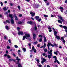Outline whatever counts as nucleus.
Returning a JSON list of instances; mask_svg holds the SVG:
<instances>
[{
	"label": "nucleus",
	"instance_id": "5701e85b",
	"mask_svg": "<svg viewBox=\"0 0 67 67\" xmlns=\"http://www.w3.org/2000/svg\"><path fill=\"white\" fill-rule=\"evenodd\" d=\"M9 62H12V61H13L14 62H15V60L13 59H10L9 60Z\"/></svg>",
	"mask_w": 67,
	"mask_h": 67
},
{
	"label": "nucleus",
	"instance_id": "f3484780",
	"mask_svg": "<svg viewBox=\"0 0 67 67\" xmlns=\"http://www.w3.org/2000/svg\"><path fill=\"white\" fill-rule=\"evenodd\" d=\"M13 15H12V14H9V16L11 18V19H13V16H12Z\"/></svg>",
	"mask_w": 67,
	"mask_h": 67
},
{
	"label": "nucleus",
	"instance_id": "4be33fe9",
	"mask_svg": "<svg viewBox=\"0 0 67 67\" xmlns=\"http://www.w3.org/2000/svg\"><path fill=\"white\" fill-rule=\"evenodd\" d=\"M14 15H15V20H18V17H17V16H16V15L15 14H14Z\"/></svg>",
	"mask_w": 67,
	"mask_h": 67
},
{
	"label": "nucleus",
	"instance_id": "20e7f679",
	"mask_svg": "<svg viewBox=\"0 0 67 67\" xmlns=\"http://www.w3.org/2000/svg\"><path fill=\"white\" fill-rule=\"evenodd\" d=\"M18 34L19 35H23V33L22 31H19L18 32Z\"/></svg>",
	"mask_w": 67,
	"mask_h": 67
},
{
	"label": "nucleus",
	"instance_id": "bb28decb",
	"mask_svg": "<svg viewBox=\"0 0 67 67\" xmlns=\"http://www.w3.org/2000/svg\"><path fill=\"white\" fill-rule=\"evenodd\" d=\"M35 27H34V30H35V31L36 30H37V27H36V25H35Z\"/></svg>",
	"mask_w": 67,
	"mask_h": 67
},
{
	"label": "nucleus",
	"instance_id": "13d9d810",
	"mask_svg": "<svg viewBox=\"0 0 67 67\" xmlns=\"http://www.w3.org/2000/svg\"><path fill=\"white\" fill-rule=\"evenodd\" d=\"M42 55L43 56H45L46 55V54L45 53H43L42 54Z\"/></svg>",
	"mask_w": 67,
	"mask_h": 67
},
{
	"label": "nucleus",
	"instance_id": "09e8293b",
	"mask_svg": "<svg viewBox=\"0 0 67 67\" xmlns=\"http://www.w3.org/2000/svg\"><path fill=\"white\" fill-rule=\"evenodd\" d=\"M44 51L45 52H47V50L46 49H44Z\"/></svg>",
	"mask_w": 67,
	"mask_h": 67
},
{
	"label": "nucleus",
	"instance_id": "8fccbe9b",
	"mask_svg": "<svg viewBox=\"0 0 67 67\" xmlns=\"http://www.w3.org/2000/svg\"><path fill=\"white\" fill-rule=\"evenodd\" d=\"M54 54H55V55H57V53L56 52H54Z\"/></svg>",
	"mask_w": 67,
	"mask_h": 67
},
{
	"label": "nucleus",
	"instance_id": "e433bc0d",
	"mask_svg": "<svg viewBox=\"0 0 67 67\" xmlns=\"http://www.w3.org/2000/svg\"><path fill=\"white\" fill-rule=\"evenodd\" d=\"M42 20V19L41 18H40V19H39L37 21L38 22H40Z\"/></svg>",
	"mask_w": 67,
	"mask_h": 67
},
{
	"label": "nucleus",
	"instance_id": "bf43d9fd",
	"mask_svg": "<svg viewBox=\"0 0 67 67\" xmlns=\"http://www.w3.org/2000/svg\"><path fill=\"white\" fill-rule=\"evenodd\" d=\"M19 16L20 17H22V14H20L19 15Z\"/></svg>",
	"mask_w": 67,
	"mask_h": 67
},
{
	"label": "nucleus",
	"instance_id": "ddd939ff",
	"mask_svg": "<svg viewBox=\"0 0 67 67\" xmlns=\"http://www.w3.org/2000/svg\"><path fill=\"white\" fill-rule=\"evenodd\" d=\"M33 38L34 40H35V38H36V36L35 34H33Z\"/></svg>",
	"mask_w": 67,
	"mask_h": 67
},
{
	"label": "nucleus",
	"instance_id": "9b49d317",
	"mask_svg": "<svg viewBox=\"0 0 67 67\" xmlns=\"http://www.w3.org/2000/svg\"><path fill=\"white\" fill-rule=\"evenodd\" d=\"M25 37H30V36L29 34H25Z\"/></svg>",
	"mask_w": 67,
	"mask_h": 67
},
{
	"label": "nucleus",
	"instance_id": "0e129e2a",
	"mask_svg": "<svg viewBox=\"0 0 67 67\" xmlns=\"http://www.w3.org/2000/svg\"><path fill=\"white\" fill-rule=\"evenodd\" d=\"M18 53L20 55V56H21V54L20 53Z\"/></svg>",
	"mask_w": 67,
	"mask_h": 67
},
{
	"label": "nucleus",
	"instance_id": "f8f14e48",
	"mask_svg": "<svg viewBox=\"0 0 67 67\" xmlns=\"http://www.w3.org/2000/svg\"><path fill=\"white\" fill-rule=\"evenodd\" d=\"M45 47H46V43H44L43 46H42L40 48H42L43 47V48L44 49L45 48Z\"/></svg>",
	"mask_w": 67,
	"mask_h": 67
},
{
	"label": "nucleus",
	"instance_id": "864d4df0",
	"mask_svg": "<svg viewBox=\"0 0 67 67\" xmlns=\"http://www.w3.org/2000/svg\"><path fill=\"white\" fill-rule=\"evenodd\" d=\"M59 26L60 27H63V26L62 25H59Z\"/></svg>",
	"mask_w": 67,
	"mask_h": 67
},
{
	"label": "nucleus",
	"instance_id": "423d86ee",
	"mask_svg": "<svg viewBox=\"0 0 67 67\" xmlns=\"http://www.w3.org/2000/svg\"><path fill=\"white\" fill-rule=\"evenodd\" d=\"M46 61V60L44 58H42V61L41 62L42 64H43L44 62H45Z\"/></svg>",
	"mask_w": 67,
	"mask_h": 67
},
{
	"label": "nucleus",
	"instance_id": "c85d7f7f",
	"mask_svg": "<svg viewBox=\"0 0 67 67\" xmlns=\"http://www.w3.org/2000/svg\"><path fill=\"white\" fill-rule=\"evenodd\" d=\"M42 38H40V39H39V42H41L42 41Z\"/></svg>",
	"mask_w": 67,
	"mask_h": 67
},
{
	"label": "nucleus",
	"instance_id": "dca6fc26",
	"mask_svg": "<svg viewBox=\"0 0 67 67\" xmlns=\"http://www.w3.org/2000/svg\"><path fill=\"white\" fill-rule=\"evenodd\" d=\"M35 18L36 20H38V19H40V17H39V16H36L35 17Z\"/></svg>",
	"mask_w": 67,
	"mask_h": 67
},
{
	"label": "nucleus",
	"instance_id": "cd10ccee",
	"mask_svg": "<svg viewBox=\"0 0 67 67\" xmlns=\"http://www.w3.org/2000/svg\"><path fill=\"white\" fill-rule=\"evenodd\" d=\"M3 9L5 11V10H7V8L6 7H4L3 8Z\"/></svg>",
	"mask_w": 67,
	"mask_h": 67
},
{
	"label": "nucleus",
	"instance_id": "1a4fd4ad",
	"mask_svg": "<svg viewBox=\"0 0 67 67\" xmlns=\"http://www.w3.org/2000/svg\"><path fill=\"white\" fill-rule=\"evenodd\" d=\"M32 50L34 52V53H36V49L34 48V46H33L32 47Z\"/></svg>",
	"mask_w": 67,
	"mask_h": 67
},
{
	"label": "nucleus",
	"instance_id": "393cba45",
	"mask_svg": "<svg viewBox=\"0 0 67 67\" xmlns=\"http://www.w3.org/2000/svg\"><path fill=\"white\" fill-rule=\"evenodd\" d=\"M23 50L24 52H26V48H23Z\"/></svg>",
	"mask_w": 67,
	"mask_h": 67
},
{
	"label": "nucleus",
	"instance_id": "f257e3e1",
	"mask_svg": "<svg viewBox=\"0 0 67 67\" xmlns=\"http://www.w3.org/2000/svg\"><path fill=\"white\" fill-rule=\"evenodd\" d=\"M52 50H50V51H48V53L50 55H48V57L49 59H50L51 58V57H52Z\"/></svg>",
	"mask_w": 67,
	"mask_h": 67
},
{
	"label": "nucleus",
	"instance_id": "37998d69",
	"mask_svg": "<svg viewBox=\"0 0 67 67\" xmlns=\"http://www.w3.org/2000/svg\"><path fill=\"white\" fill-rule=\"evenodd\" d=\"M18 8L20 10H21V8H20V6H18Z\"/></svg>",
	"mask_w": 67,
	"mask_h": 67
},
{
	"label": "nucleus",
	"instance_id": "72a5a7b5",
	"mask_svg": "<svg viewBox=\"0 0 67 67\" xmlns=\"http://www.w3.org/2000/svg\"><path fill=\"white\" fill-rule=\"evenodd\" d=\"M23 40H25V36H23Z\"/></svg>",
	"mask_w": 67,
	"mask_h": 67
},
{
	"label": "nucleus",
	"instance_id": "052dcab7",
	"mask_svg": "<svg viewBox=\"0 0 67 67\" xmlns=\"http://www.w3.org/2000/svg\"><path fill=\"white\" fill-rule=\"evenodd\" d=\"M57 63H58V64H60V63H59V61H57Z\"/></svg>",
	"mask_w": 67,
	"mask_h": 67
},
{
	"label": "nucleus",
	"instance_id": "9d476101",
	"mask_svg": "<svg viewBox=\"0 0 67 67\" xmlns=\"http://www.w3.org/2000/svg\"><path fill=\"white\" fill-rule=\"evenodd\" d=\"M55 38H57V40H60V36L57 35H55Z\"/></svg>",
	"mask_w": 67,
	"mask_h": 67
},
{
	"label": "nucleus",
	"instance_id": "a211bd4d",
	"mask_svg": "<svg viewBox=\"0 0 67 67\" xmlns=\"http://www.w3.org/2000/svg\"><path fill=\"white\" fill-rule=\"evenodd\" d=\"M58 23H61V24H62V21L60 20H58Z\"/></svg>",
	"mask_w": 67,
	"mask_h": 67
},
{
	"label": "nucleus",
	"instance_id": "de8ad7c7",
	"mask_svg": "<svg viewBox=\"0 0 67 67\" xmlns=\"http://www.w3.org/2000/svg\"><path fill=\"white\" fill-rule=\"evenodd\" d=\"M7 49H10V47L9 46H8L7 47Z\"/></svg>",
	"mask_w": 67,
	"mask_h": 67
},
{
	"label": "nucleus",
	"instance_id": "c756f323",
	"mask_svg": "<svg viewBox=\"0 0 67 67\" xmlns=\"http://www.w3.org/2000/svg\"><path fill=\"white\" fill-rule=\"evenodd\" d=\"M55 61H54V63H56V62H57V58H55Z\"/></svg>",
	"mask_w": 67,
	"mask_h": 67
},
{
	"label": "nucleus",
	"instance_id": "c03bdc74",
	"mask_svg": "<svg viewBox=\"0 0 67 67\" xmlns=\"http://www.w3.org/2000/svg\"><path fill=\"white\" fill-rule=\"evenodd\" d=\"M6 23H10V22L9 20H6Z\"/></svg>",
	"mask_w": 67,
	"mask_h": 67
},
{
	"label": "nucleus",
	"instance_id": "7ed1b4c3",
	"mask_svg": "<svg viewBox=\"0 0 67 67\" xmlns=\"http://www.w3.org/2000/svg\"><path fill=\"white\" fill-rule=\"evenodd\" d=\"M27 23L28 24H30V25H33V24H34L35 25V22L30 21L27 22Z\"/></svg>",
	"mask_w": 67,
	"mask_h": 67
},
{
	"label": "nucleus",
	"instance_id": "3c124183",
	"mask_svg": "<svg viewBox=\"0 0 67 67\" xmlns=\"http://www.w3.org/2000/svg\"><path fill=\"white\" fill-rule=\"evenodd\" d=\"M52 29L53 32L55 31V29H54V28H52Z\"/></svg>",
	"mask_w": 67,
	"mask_h": 67
},
{
	"label": "nucleus",
	"instance_id": "aec40b11",
	"mask_svg": "<svg viewBox=\"0 0 67 67\" xmlns=\"http://www.w3.org/2000/svg\"><path fill=\"white\" fill-rule=\"evenodd\" d=\"M63 28L65 30H67V26H63Z\"/></svg>",
	"mask_w": 67,
	"mask_h": 67
},
{
	"label": "nucleus",
	"instance_id": "680f3d73",
	"mask_svg": "<svg viewBox=\"0 0 67 67\" xmlns=\"http://www.w3.org/2000/svg\"><path fill=\"white\" fill-rule=\"evenodd\" d=\"M30 0H25V1H27V2H29Z\"/></svg>",
	"mask_w": 67,
	"mask_h": 67
},
{
	"label": "nucleus",
	"instance_id": "4c0bfd02",
	"mask_svg": "<svg viewBox=\"0 0 67 67\" xmlns=\"http://www.w3.org/2000/svg\"><path fill=\"white\" fill-rule=\"evenodd\" d=\"M8 38V37L6 36H4V40H6L7 39V38Z\"/></svg>",
	"mask_w": 67,
	"mask_h": 67
},
{
	"label": "nucleus",
	"instance_id": "c9c22d12",
	"mask_svg": "<svg viewBox=\"0 0 67 67\" xmlns=\"http://www.w3.org/2000/svg\"><path fill=\"white\" fill-rule=\"evenodd\" d=\"M59 9H60V10H63V7H60Z\"/></svg>",
	"mask_w": 67,
	"mask_h": 67
},
{
	"label": "nucleus",
	"instance_id": "6ab92c4d",
	"mask_svg": "<svg viewBox=\"0 0 67 67\" xmlns=\"http://www.w3.org/2000/svg\"><path fill=\"white\" fill-rule=\"evenodd\" d=\"M47 40H46V37L45 36H44V42L45 43L46 42V41Z\"/></svg>",
	"mask_w": 67,
	"mask_h": 67
},
{
	"label": "nucleus",
	"instance_id": "7c9ffc66",
	"mask_svg": "<svg viewBox=\"0 0 67 67\" xmlns=\"http://www.w3.org/2000/svg\"><path fill=\"white\" fill-rule=\"evenodd\" d=\"M23 23V22L19 21L18 22V24H22V23Z\"/></svg>",
	"mask_w": 67,
	"mask_h": 67
},
{
	"label": "nucleus",
	"instance_id": "f03ea898",
	"mask_svg": "<svg viewBox=\"0 0 67 67\" xmlns=\"http://www.w3.org/2000/svg\"><path fill=\"white\" fill-rule=\"evenodd\" d=\"M48 44L47 45V46L48 47V49L49 50H50V49H49V46H51L52 47H54V45L53 44H51V43H48Z\"/></svg>",
	"mask_w": 67,
	"mask_h": 67
},
{
	"label": "nucleus",
	"instance_id": "774afa93",
	"mask_svg": "<svg viewBox=\"0 0 67 67\" xmlns=\"http://www.w3.org/2000/svg\"><path fill=\"white\" fill-rule=\"evenodd\" d=\"M65 3H67V0H66L65 1Z\"/></svg>",
	"mask_w": 67,
	"mask_h": 67
},
{
	"label": "nucleus",
	"instance_id": "a19ab883",
	"mask_svg": "<svg viewBox=\"0 0 67 67\" xmlns=\"http://www.w3.org/2000/svg\"><path fill=\"white\" fill-rule=\"evenodd\" d=\"M44 17H48V16L47 15H44Z\"/></svg>",
	"mask_w": 67,
	"mask_h": 67
},
{
	"label": "nucleus",
	"instance_id": "a878e982",
	"mask_svg": "<svg viewBox=\"0 0 67 67\" xmlns=\"http://www.w3.org/2000/svg\"><path fill=\"white\" fill-rule=\"evenodd\" d=\"M38 43V42H37V41H36L34 42V44H35H35H37Z\"/></svg>",
	"mask_w": 67,
	"mask_h": 67
},
{
	"label": "nucleus",
	"instance_id": "f704fd0d",
	"mask_svg": "<svg viewBox=\"0 0 67 67\" xmlns=\"http://www.w3.org/2000/svg\"><path fill=\"white\" fill-rule=\"evenodd\" d=\"M18 67H22V65L20 64H18Z\"/></svg>",
	"mask_w": 67,
	"mask_h": 67
},
{
	"label": "nucleus",
	"instance_id": "4d7b16f0",
	"mask_svg": "<svg viewBox=\"0 0 67 67\" xmlns=\"http://www.w3.org/2000/svg\"><path fill=\"white\" fill-rule=\"evenodd\" d=\"M53 57V58H55H55H56V56H54Z\"/></svg>",
	"mask_w": 67,
	"mask_h": 67
},
{
	"label": "nucleus",
	"instance_id": "473e14b6",
	"mask_svg": "<svg viewBox=\"0 0 67 67\" xmlns=\"http://www.w3.org/2000/svg\"><path fill=\"white\" fill-rule=\"evenodd\" d=\"M58 17L59 18L60 20H61L63 19V18H62V16H59Z\"/></svg>",
	"mask_w": 67,
	"mask_h": 67
},
{
	"label": "nucleus",
	"instance_id": "ea45409f",
	"mask_svg": "<svg viewBox=\"0 0 67 67\" xmlns=\"http://www.w3.org/2000/svg\"><path fill=\"white\" fill-rule=\"evenodd\" d=\"M37 66L38 67H42V65L40 64V65H37Z\"/></svg>",
	"mask_w": 67,
	"mask_h": 67
},
{
	"label": "nucleus",
	"instance_id": "49530a36",
	"mask_svg": "<svg viewBox=\"0 0 67 67\" xmlns=\"http://www.w3.org/2000/svg\"><path fill=\"white\" fill-rule=\"evenodd\" d=\"M17 29L18 30V31H19V30H20V29H21L19 27H18L17 28Z\"/></svg>",
	"mask_w": 67,
	"mask_h": 67
},
{
	"label": "nucleus",
	"instance_id": "412c9836",
	"mask_svg": "<svg viewBox=\"0 0 67 67\" xmlns=\"http://www.w3.org/2000/svg\"><path fill=\"white\" fill-rule=\"evenodd\" d=\"M54 35L56 36V34H57V32L55 31H54Z\"/></svg>",
	"mask_w": 67,
	"mask_h": 67
},
{
	"label": "nucleus",
	"instance_id": "a18cd8bd",
	"mask_svg": "<svg viewBox=\"0 0 67 67\" xmlns=\"http://www.w3.org/2000/svg\"><path fill=\"white\" fill-rule=\"evenodd\" d=\"M1 6H2V5H3V3H2V2H1Z\"/></svg>",
	"mask_w": 67,
	"mask_h": 67
},
{
	"label": "nucleus",
	"instance_id": "6e6552de",
	"mask_svg": "<svg viewBox=\"0 0 67 67\" xmlns=\"http://www.w3.org/2000/svg\"><path fill=\"white\" fill-rule=\"evenodd\" d=\"M48 29H49V32H51L52 31V29L49 26H48Z\"/></svg>",
	"mask_w": 67,
	"mask_h": 67
},
{
	"label": "nucleus",
	"instance_id": "2f4dec72",
	"mask_svg": "<svg viewBox=\"0 0 67 67\" xmlns=\"http://www.w3.org/2000/svg\"><path fill=\"white\" fill-rule=\"evenodd\" d=\"M16 60H21V59H19V57H17L16 58Z\"/></svg>",
	"mask_w": 67,
	"mask_h": 67
},
{
	"label": "nucleus",
	"instance_id": "69168bd1",
	"mask_svg": "<svg viewBox=\"0 0 67 67\" xmlns=\"http://www.w3.org/2000/svg\"><path fill=\"white\" fill-rule=\"evenodd\" d=\"M8 41H9V42L10 43H11V40H8Z\"/></svg>",
	"mask_w": 67,
	"mask_h": 67
},
{
	"label": "nucleus",
	"instance_id": "e2e57ef3",
	"mask_svg": "<svg viewBox=\"0 0 67 67\" xmlns=\"http://www.w3.org/2000/svg\"><path fill=\"white\" fill-rule=\"evenodd\" d=\"M32 56H33V55H32V54H31L30 55V57H31V58H32Z\"/></svg>",
	"mask_w": 67,
	"mask_h": 67
},
{
	"label": "nucleus",
	"instance_id": "4468645a",
	"mask_svg": "<svg viewBox=\"0 0 67 67\" xmlns=\"http://www.w3.org/2000/svg\"><path fill=\"white\" fill-rule=\"evenodd\" d=\"M11 22L12 24H14V20L12 19H11Z\"/></svg>",
	"mask_w": 67,
	"mask_h": 67
},
{
	"label": "nucleus",
	"instance_id": "39448f33",
	"mask_svg": "<svg viewBox=\"0 0 67 67\" xmlns=\"http://www.w3.org/2000/svg\"><path fill=\"white\" fill-rule=\"evenodd\" d=\"M64 37H62L61 38V39L62 41V42H63L64 43H65L66 42V41H65V40H64Z\"/></svg>",
	"mask_w": 67,
	"mask_h": 67
},
{
	"label": "nucleus",
	"instance_id": "b1692460",
	"mask_svg": "<svg viewBox=\"0 0 67 67\" xmlns=\"http://www.w3.org/2000/svg\"><path fill=\"white\" fill-rule=\"evenodd\" d=\"M5 27L7 30H9V27L8 26H5Z\"/></svg>",
	"mask_w": 67,
	"mask_h": 67
},
{
	"label": "nucleus",
	"instance_id": "58836bf2",
	"mask_svg": "<svg viewBox=\"0 0 67 67\" xmlns=\"http://www.w3.org/2000/svg\"><path fill=\"white\" fill-rule=\"evenodd\" d=\"M14 47L16 48H18V46H17L16 45H15L14 46Z\"/></svg>",
	"mask_w": 67,
	"mask_h": 67
},
{
	"label": "nucleus",
	"instance_id": "338daca9",
	"mask_svg": "<svg viewBox=\"0 0 67 67\" xmlns=\"http://www.w3.org/2000/svg\"><path fill=\"white\" fill-rule=\"evenodd\" d=\"M47 67H51V66H49V65H47Z\"/></svg>",
	"mask_w": 67,
	"mask_h": 67
},
{
	"label": "nucleus",
	"instance_id": "0eeeda50",
	"mask_svg": "<svg viewBox=\"0 0 67 67\" xmlns=\"http://www.w3.org/2000/svg\"><path fill=\"white\" fill-rule=\"evenodd\" d=\"M30 14H31L32 16H34L35 15V13L30 12Z\"/></svg>",
	"mask_w": 67,
	"mask_h": 67
},
{
	"label": "nucleus",
	"instance_id": "79ce46f5",
	"mask_svg": "<svg viewBox=\"0 0 67 67\" xmlns=\"http://www.w3.org/2000/svg\"><path fill=\"white\" fill-rule=\"evenodd\" d=\"M39 37H41L42 38L43 37V36H42V35H39Z\"/></svg>",
	"mask_w": 67,
	"mask_h": 67
},
{
	"label": "nucleus",
	"instance_id": "5fc2aeb1",
	"mask_svg": "<svg viewBox=\"0 0 67 67\" xmlns=\"http://www.w3.org/2000/svg\"><path fill=\"white\" fill-rule=\"evenodd\" d=\"M54 46H57V45H58L57 44H56L55 43H54Z\"/></svg>",
	"mask_w": 67,
	"mask_h": 67
},
{
	"label": "nucleus",
	"instance_id": "603ef678",
	"mask_svg": "<svg viewBox=\"0 0 67 67\" xmlns=\"http://www.w3.org/2000/svg\"><path fill=\"white\" fill-rule=\"evenodd\" d=\"M37 47H40V44H38L37 45Z\"/></svg>",
	"mask_w": 67,
	"mask_h": 67
},
{
	"label": "nucleus",
	"instance_id": "6e6d98bb",
	"mask_svg": "<svg viewBox=\"0 0 67 67\" xmlns=\"http://www.w3.org/2000/svg\"><path fill=\"white\" fill-rule=\"evenodd\" d=\"M28 45L29 46H31V44L28 43Z\"/></svg>",
	"mask_w": 67,
	"mask_h": 67
},
{
	"label": "nucleus",
	"instance_id": "2eb2a0df",
	"mask_svg": "<svg viewBox=\"0 0 67 67\" xmlns=\"http://www.w3.org/2000/svg\"><path fill=\"white\" fill-rule=\"evenodd\" d=\"M7 56V57H8V58H10L11 57L10 56V55H7V54H5L4 55V56L5 57Z\"/></svg>",
	"mask_w": 67,
	"mask_h": 67
}]
</instances>
